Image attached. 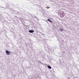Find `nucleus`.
<instances>
[{"label":"nucleus","mask_w":79,"mask_h":79,"mask_svg":"<svg viewBox=\"0 0 79 79\" xmlns=\"http://www.w3.org/2000/svg\"><path fill=\"white\" fill-rule=\"evenodd\" d=\"M64 12L61 11H60V16L61 18H64Z\"/></svg>","instance_id":"f257e3e1"},{"label":"nucleus","mask_w":79,"mask_h":79,"mask_svg":"<svg viewBox=\"0 0 79 79\" xmlns=\"http://www.w3.org/2000/svg\"><path fill=\"white\" fill-rule=\"evenodd\" d=\"M6 54L7 55H10L11 53V52H10L7 50L6 51Z\"/></svg>","instance_id":"f03ea898"},{"label":"nucleus","mask_w":79,"mask_h":79,"mask_svg":"<svg viewBox=\"0 0 79 79\" xmlns=\"http://www.w3.org/2000/svg\"><path fill=\"white\" fill-rule=\"evenodd\" d=\"M34 32V31L33 30H29V32H30V33H33Z\"/></svg>","instance_id":"7ed1b4c3"},{"label":"nucleus","mask_w":79,"mask_h":79,"mask_svg":"<svg viewBox=\"0 0 79 79\" xmlns=\"http://www.w3.org/2000/svg\"><path fill=\"white\" fill-rule=\"evenodd\" d=\"M48 68H49V69H52V67H51V66H49V65H48Z\"/></svg>","instance_id":"20e7f679"},{"label":"nucleus","mask_w":79,"mask_h":79,"mask_svg":"<svg viewBox=\"0 0 79 79\" xmlns=\"http://www.w3.org/2000/svg\"><path fill=\"white\" fill-rule=\"evenodd\" d=\"M48 21H49V22H51V23H52V21H50V19H48Z\"/></svg>","instance_id":"39448f33"},{"label":"nucleus","mask_w":79,"mask_h":79,"mask_svg":"<svg viewBox=\"0 0 79 79\" xmlns=\"http://www.w3.org/2000/svg\"><path fill=\"white\" fill-rule=\"evenodd\" d=\"M46 8H47V9H49V8H50V7H49L48 6H47L46 7Z\"/></svg>","instance_id":"423d86ee"},{"label":"nucleus","mask_w":79,"mask_h":79,"mask_svg":"<svg viewBox=\"0 0 79 79\" xmlns=\"http://www.w3.org/2000/svg\"><path fill=\"white\" fill-rule=\"evenodd\" d=\"M60 31H63V29L61 28V29L60 30Z\"/></svg>","instance_id":"0eeeda50"},{"label":"nucleus","mask_w":79,"mask_h":79,"mask_svg":"<svg viewBox=\"0 0 79 79\" xmlns=\"http://www.w3.org/2000/svg\"><path fill=\"white\" fill-rule=\"evenodd\" d=\"M64 52V53H65V52Z\"/></svg>","instance_id":"6e6552de"}]
</instances>
